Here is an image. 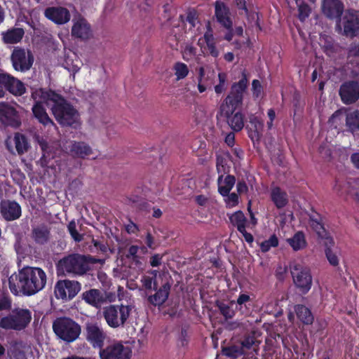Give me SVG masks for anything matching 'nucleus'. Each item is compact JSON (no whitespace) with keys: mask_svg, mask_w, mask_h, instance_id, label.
I'll return each mask as SVG.
<instances>
[{"mask_svg":"<svg viewBox=\"0 0 359 359\" xmlns=\"http://www.w3.org/2000/svg\"><path fill=\"white\" fill-rule=\"evenodd\" d=\"M294 311L297 318L304 325H311L314 320V316L311 311L303 304H297L294 306Z\"/></svg>","mask_w":359,"mask_h":359,"instance_id":"nucleus-31","label":"nucleus"},{"mask_svg":"<svg viewBox=\"0 0 359 359\" xmlns=\"http://www.w3.org/2000/svg\"><path fill=\"white\" fill-rule=\"evenodd\" d=\"M223 355L232 358H237L238 357L244 354V350L243 348L238 345H232L230 346L224 347L222 348Z\"/></svg>","mask_w":359,"mask_h":359,"instance_id":"nucleus-43","label":"nucleus"},{"mask_svg":"<svg viewBox=\"0 0 359 359\" xmlns=\"http://www.w3.org/2000/svg\"><path fill=\"white\" fill-rule=\"evenodd\" d=\"M236 304V309L239 311L242 314L248 316L250 314L253 306L252 299L248 294L241 293L237 298Z\"/></svg>","mask_w":359,"mask_h":359,"instance_id":"nucleus-27","label":"nucleus"},{"mask_svg":"<svg viewBox=\"0 0 359 359\" xmlns=\"http://www.w3.org/2000/svg\"><path fill=\"white\" fill-rule=\"evenodd\" d=\"M72 156L85 158L93 153L92 148L84 142L74 141L70 147Z\"/></svg>","mask_w":359,"mask_h":359,"instance_id":"nucleus-30","label":"nucleus"},{"mask_svg":"<svg viewBox=\"0 0 359 359\" xmlns=\"http://www.w3.org/2000/svg\"><path fill=\"white\" fill-rule=\"evenodd\" d=\"M46 283V274L39 267L25 266L8 278V287L15 296H32L41 290Z\"/></svg>","mask_w":359,"mask_h":359,"instance_id":"nucleus-1","label":"nucleus"},{"mask_svg":"<svg viewBox=\"0 0 359 359\" xmlns=\"http://www.w3.org/2000/svg\"><path fill=\"white\" fill-rule=\"evenodd\" d=\"M93 243L96 249L102 252H106L107 251V246L104 243L93 239Z\"/></svg>","mask_w":359,"mask_h":359,"instance_id":"nucleus-60","label":"nucleus"},{"mask_svg":"<svg viewBox=\"0 0 359 359\" xmlns=\"http://www.w3.org/2000/svg\"><path fill=\"white\" fill-rule=\"evenodd\" d=\"M225 199L226 206L228 208H231L238 204V196L236 193H229Z\"/></svg>","mask_w":359,"mask_h":359,"instance_id":"nucleus-51","label":"nucleus"},{"mask_svg":"<svg viewBox=\"0 0 359 359\" xmlns=\"http://www.w3.org/2000/svg\"><path fill=\"white\" fill-rule=\"evenodd\" d=\"M264 91L261 82L257 79H254L252 82V92L254 98L257 99L262 96Z\"/></svg>","mask_w":359,"mask_h":359,"instance_id":"nucleus-49","label":"nucleus"},{"mask_svg":"<svg viewBox=\"0 0 359 359\" xmlns=\"http://www.w3.org/2000/svg\"><path fill=\"white\" fill-rule=\"evenodd\" d=\"M346 126L351 133H359V110H355L346 115Z\"/></svg>","mask_w":359,"mask_h":359,"instance_id":"nucleus-38","label":"nucleus"},{"mask_svg":"<svg viewBox=\"0 0 359 359\" xmlns=\"http://www.w3.org/2000/svg\"><path fill=\"white\" fill-rule=\"evenodd\" d=\"M95 263L90 255L72 253L60 259L55 264L58 276H83L90 270V264Z\"/></svg>","mask_w":359,"mask_h":359,"instance_id":"nucleus-3","label":"nucleus"},{"mask_svg":"<svg viewBox=\"0 0 359 359\" xmlns=\"http://www.w3.org/2000/svg\"><path fill=\"white\" fill-rule=\"evenodd\" d=\"M279 241L278 237L273 234L268 240H265L259 245L260 250L262 252L265 253L270 250L271 248H276L278 245Z\"/></svg>","mask_w":359,"mask_h":359,"instance_id":"nucleus-46","label":"nucleus"},{"mask_svg":"<svg viewBox=\"0 0 359 359\" xmlns=\"http://www.w3.org/2000/svg\"><path fill=\"white\" fill-rule=\"evenodd\" d=\"M336 27L346 37L359 36V11L353 8L346 10L337 21Z\"/></svg>","mask_w":359,"mask_h":359,"instance_id":"nucleus-9","label":"nucleus"},{"mask_svg":"<svg viewBox=\"0 0 359 359\" xmlns=\"http://www.w3.org/2000/svg\"><path fill=\"white\" fill-rule=\"evenodd\" d=\"M81 283L68 279L58 280L54 287V293L57 299L71 300L81 290Z\"/></svg>","mask_w":359,"mask_h":359,"instance_id":"nucleus-14","label":"nucleus"},{"mask_svg":"<svg viewBox=\"0 0 359 359\" xmlns=\"http://www.w3.org/2000/svg\"><path fill=\"white\" fill-rule=\"evenodd\" d=\"M130 311V306L109 305L104 308L103 316L110 327L117 328L124 326Z\"/></svg>","mask_w":359,"mask_h":359,"instance_id":"nucleus-8","label":"nucleus"},{"mask_svg":"<svg viewBox=\"0 0 359 359\" xmlns=\"http://www.w3.org/2000/svg\"><path fill=\"white\" fill-rule=\"evenodd\" d=\"M237 191L239 194L246 193L248 191V187L245 181H238L236 185Z\"/></svg>","mask_w":359,"mask_h":359,"instance_id":"nucleus-61","label":"nucleus"},{"mask_svg":"<svg viewBox=\"0 0 359 359\" xmlns=\"http://www.w3.org/2000/svg\"><path fill=\"white\" fill-rule=\"evenodd\" d=\"M91 34L90 25L85 18L79 17L76 21L74 22L72 27V35L73 36L86 40L90 37Z\"/></svg>","mask_w":359,"mask_h":359,"instance_id":"nucleus-23","label":"nucleus"},{"mask_svg":"<svg viewBox=\"0 0 359 359\" xmlns=\"http://www.w3.org/2000/svg\"><path fill=\"white\" fill-rule=\"evenodd\" d=\"M15 149L19 155L27 152L29 148V144L27 137L20 133H17L14 137Z\"/></svg>","mask_w":359,"mask_h":359,"instance_id":"nucleus-40","label":"nucleus"},{"mask_svg":"<svg viewBox=\"0 0 359 359\" xmlns=\"http://www.w3.org/2000/svg\"><path fill=\"white\" fill-rule=\"evenodd\" d=\"M0 84L4 86L5 91L15 97L22 96L26 93L25 83L6 72L0 73Z\"/></svg>","mask_w":359,"mask_h":359,"instance_id":"nucleus-16","label":"nucleus"},{"mask_svg":"<svg viewBox=\"0 0 359 359\" xmlns=\"http://www.w3.org/2000/svg\"><path fill=\"white\" fill-rule=\"evenodd\" d=\"M83 299L93 306H98L103 301L101 292L97 289H90L82 294Z\"/></svg>","mask_w":359,"mask_h":359,"instance_id":"nucleus-32","label":"nucleus"},{"mask_svg":"<svg viewBox=\"0 0 359 359\" xmlns=\"http://www.w3.org/2000/svg\"><path fill=\"white\" fill-rule=\"evenodd\" d=\"M11 61L15 71L26 72L32 67L34 57L31 51L17 46L14 48L11 53Z\"/></svg>","mask_w":359,"mask_h":359,"instance_id":"nucleus-11","label":"nucleus"},{"mask_svg":"<svg viewBox=\"0 0 359 359\" xmlns=\"http://www.w3.org/2000/svg\"><path fill=\"white\" fill-rule=\"evenodd\" d=\"M50 102H52L50 111L56 121L61 126L76 128L80 123V114L72 103L62 95L50 90Z\"/></svg>","mask_w":359,"mask_h":359,"instance_id":"nucleus-2","label":"nucleus"},{"mask_svg":"<svg viewBox=\"0 0 359 359\" xmlns=\"http://www.w3.org/2000/svg\"><path fill=\"white\" fill-rule=\"evenodd\" d=\"M25 35V31L20 27L8 29L1 34L2 41L6 44H15L21 41Z\"/></svg>","mask_w":359,"mask_h":359,"instance_id":"nucleus-26","label":"nucleus"},{"mask_svg":"<svg viewBox=\"0 0 359 359\" xmlns=\"http://www.w3.org/2000/svg\"><path fill=\"white\" fill-rule=\"evenodd\" d=\"M271 199L278 209L285 208L288 203V196L285 191L279 187L271 189Z\"/></svg>","mask_w":359,"mask_h":359,"instance_id":"nucleus-29","label":"nucleus"},{"mask_svg":"<svg viewBox=\"0 0 359 359\" xmlns=\"http://www.w3.org/2000/svg\"><path fill=\"white\" fill-rule=\"evenodd\" d=\"M359 56V45L351 43L348 49V57H355Z\"/></svg>","mask_w":359,"mask_h":359,"instance_id":"nucleus-57","label":"nucleus"},{"mask_svg":"<svg viewBox=\"0 0 359 359\" xmlns=\"http://www.w3.org/2000/svg\"><path fill=\"white\" fill-rule=\"evenodd\" d=\"M264 127L263 121L257 116L251 114L248 116V121L245 125L249 138L253 142H259L262 135Z\"/></svg>","mask_w":359,"mask_h":359,"instance_id":"nucleus-21","label":"nucleus"},{"mask_svg":"<svg viewBox=\"0 0 359 359\" xmlns=\"http://www.w3.org/2000/svg\"><path fill=\"white\" fill-rule=\"evenodd\" d=\"M131 355V349L119 341H113L99 351L100 359H130Z\"/></svg>","mask_w":359,"mask_h":359,"instance_id":"nucleus-12","label":"nucleus"},{"mask_svg":"<svg viewBox=\"0 0 359 359\" xmlns=\"http://www.w3.org/2000/svg\"><path fill=\"white\" fill-rule=\"evenodd\" d=\"M67 229L74 241L79 242L82 240V236L76 230V224L74 221L72 220L69 223Z\"/></svg>","mask_w":359,"mask_h":359,"instance_id":"nucleus-50","label":"nucleus"},{"mask_svg":"<svg viewBox=\"0 0 359 359\" xmlns=\"http://www.w3.org/2000/svg\"><path fill=\"white\" fill-rule=\"evenodd\" d=\"M206 46L208 53L212 57L216 58L219 56V51L216 47L215 42L208 43Z\"/></svg>","mask_w":359,"mask_h":359,"instance_id":"nucleus-58","label":"nucleus"},{"mask_svg":"<svg viewBox=\"0 0 359 359\" xmlns=\"http://www.w3.org/2000/svg\"><path fill=\"white\" fill-rule=\"evenodd\" d=\"M233 304H235V301L233 300H231L229 304L220 300L215 302V306L217 307L219 313L226 320L232 319L236 314L235 310L233 308Z\"/></svg>","mask_w":359,"mask_h":359,"instance_id":"nucleus-35","label":"nucleus"},{"mask_svg":"<svg viewBox=\"0 0 359 359\" xmlns=\"http://www.w3.org/2000/svg\"><path fill=\"white\" fill-rule=\"evenodd\" d=\"M86 340L95 349L99 351L104 346L107 338V332L97 323L88 322L84 327Z\"/></svg>","mask_w":359,"mask_h":359,"instance_id":"nucleus-13","label":"nucleus"},{"mask_svg":"<svg viewBox=\"0 0 359 359\" xmlns=\"http://www.w3.org/2000/svg\"><path fill=\"white\" fill-rule=\"evenodd\" d=\"M55 335L66 343L76 341L81 334V325L69 317L57 318L53 323Z\"/></svg>","mask_w":359,"mask_h":359,"instance_id":"nucleus-6","label":"nucleus"},{"mask_svg":"<svg viewBox=\"0 0 359 359\" xmlns=\"http://www.w3.org/2000/svg\"><path fill=\"white\" fill-rule=\"evenodd\" d=\"M12 307V299L8 295H3L0 297V311H9Z\"/></svg>","mask_w":359,"mask_h":359,"instance_id":"nucleus-52","label":"nucleus"},{"mask_svg":"<svg viewBox=\"0 0 359 359\" xmlns=\"http://www.w3.org/2000/svg\"><path fill=\"white\" fill-rule=\"evenodd\" d=\"M287 241L294 251L303 250L307 246L305 234L302 231L296 232L294 236L288 238Z\"/></svg>","mask_w":359,"mask_h":359,"instance_id":"nucleus-33","label":"nucleus"},{"mask_svg":"<svg viewBox=\"0 0 359 359\" xmlns=\"http://www.w3.org/2000/svg\"><path fill=\"white\" fill-rule=\"evenodd\" d=\"M142 282L148 302L156 306L157 305V270L147 272L142 276Z\"/></svg>","mask_w":359,"mask_h":359,"instance_id":"nucleus-15","label":"nucleus"},{"mask_svg":"<svg viewBox=\"0 0 359 359\" xmlns=\"http://www.w3.org/2000/svg\"><path fill=\"white\" fill-rule=\"evenodd\" d=\"M309 224L318 222L323 219V217L320 214L312 210V212L309 215Z\"/></svg>","mask_w":359,"mask_h":359,"instance_id":"nucleus-63","label":"nucleus"},{"mask_svg":"<svg viewBox=\"0 0 359 359\" xmlns=\"http://www.w3.org/2000/svg\"><path fill=\"white\" fill-rule=\"evenodd\" d=\"M322 12L328 19L337 22L344 13V5L340 0H323Z\"/></svg>","mask_w":359,"mask_h":359,"instance_id":"nucleus-18","label":"nucleus"},{"mask_svg":"<svg viewBox=\"0 0 359 359\" xmlns=\"http://www.w3.org/2000/svg\"><path fill=\"white\" fill-rule=\"evenodd\" d=\"M224 176L219 175L217 178L218 192L222 196H228L236 183V177L227 175L223 180Z\"/></svg>","mask_w":359,"mask_h":359,"instance_id":"nucleus-28","label":"nucleus"},{"mask_svg":"<svg viewBox=\"0 0 359 359\" xmlns=\"http://www.w3.org/2000/svg\"><path fill=\"white\" fill-rule=\"evenodd\" d=\"M216 169L219 175L224 176L229 172V166L227 165L226 159L222 155L216 156Z\"/></svg>","mask_w":359,"mask_h":359,"instance_id":"nucleus-45","label":"nucleus"},{"mask_svg":"<svg viewBox=\"0 0 359 359\" xmlns=\"http://www.w3.org/2000/svg\"><path fill=\"white\" fill-rule=\"evenodd\" d=\"M359 180H354L353 182L348 181L347 182H344L341 184L339 180H336L334 189L336 191L339 195H349L351 196L355 201H359V189H355L353 184H358Z\"/></svg>","mask_w":359,"mask_h":359,"instance_id":"nucleus-24","label":"nucleus"},{"mask_svg":"<svg viewBox=\"0 0 359 359\" xmlns=\"http://www.w3.org/2000/svg\"><path fill=\"white\" fill-rule=\"evenodd\" d=\"M241 75V79L231 85L229 93L220 106V111L224 116L233 114L243 105L244 93L248 88L249 81L245 70L242 72Z\"/></svg>","mask_w":359,"mask_h":359,"instance_id":"nucleus-4","label":"nucleus"},{"mask_svg":"<svg viewBox=\"0 0 359 359\" xmlns=\"http://www.w3.org/2000/svg\"><path fill=\"white\" fill-rule=\"evenodd\" d=\"M31 320V311L28 309L18 307L0 319V328L6 330L21 331L29 325Z\"/></svg>","mask_w":359,"mask_h":359,"instance_id":"nucleus-7","label":"nucleus"},{"mask_svg":"<svg viewBox=\"0 0 359 359\" xmlns=\"http://www.w3.org/2000/svg\"><path fill=\"white\" fill-rule=\"evenodd\" d=\"M290 273L295 287L306 294L312 286V276L310 269L298 263L290 265Z\"/></svg>","mask_w":359,"mask_h":359,"instance_id":"nucleus-10","label":"nucleus"},{"mask_svg":"<svg viewBox=\"0 0 359 359\" xmlns=\"http://www.w3.org/2000/svg\"><path fill=\"white\" fill-rule=\"evenodd\" d=\"M255 338L254 336L247 335L241 341L240 346L242 347L243 350H244V351H245V350H248V349L251 348V347L255 344Z\"/></svg>","mask_w":359,"mask_h":359,"instance_id":"nucleus-54","label":"nucleus"},{"mask_svg":"<svg viewBox=\"0 0 359 359\" xmlns=\"http://www.w3.org/2000/svg\"><path fill=\"white\" fill-rule=\"evenodd\" d=\"M287 272L286 267L279 266L276 270V276L278 280H283Z\"/></svg>","mask_w":359,"mask_h":359,"instance_id":"nucleus-62","label":"nucleus"},{"mask_svg":"<svg viewBox=\"0 0 359 359\" xmlns=\"http://www.w3.org/2000/svg\"><path fill=\"white\" fill-rule=\"evenodd\" d=\"M229 220L239 232H242V230L244 231V228H246L247 218L241 210H238L232 214L229 217Z\"/></svg>","mask_w":359,"mask_h":359,"instance_id":"nucleus-39","label":"nucleus"},{"mask_svg":"<svg viewBox=\"0 0 359 359\" xmlns=\"http://www.w3.org/2000/svg\"><path fill=\"white\" fill-rule=\"evenodd\" d=\"M350 158L353 166L359 170V151L352 154Z\"/></svg>","mask_w":359,"mask_h":359,"instance_id":"nucleus-64","label":"nucleus"},{"mask_svg":"<svg viewBox=\"0 0 359 359\" xmlns=\"http://www.w3.org/2000/svg\"><path fill=\"white\" fill-rule=\"evenodd\" d=\"M339 95L346 104L355 102L359 98V84L357 81H349L344 83L339 89Z\"/></svg>","mask_w":359,"mask_h":359,"instance_id":"nucleus-17","label":"nucleus"},{"mask_svg":"<svg viewBox=\"0 0 359 359\" xmlns=\"http://www.w3.org/2000/svg\"><path fill=\"white\" fill-rule=\"evenodd\" d=\"M173 70L175 71L177 81L184 79L188 76L189 72L188 66L182 62H175L173 65Z\"/></svg>","mask_w":359,"mask_h":359,"instance_id":"nucleus-41","label":"nucleus"},{"mask_svg":"<svg viewBox=\"0 0 359 359\" xmlns=\"http://www.w3.org/2000/svg\"><path fill=\"white\" fill-rule=\"evenodd\" d=\"M0 213L6 221H14L22 215L21 206L15 201L4 200L0 203Z\"/></svg>","mask_w":359,"mask_h":359,"instance_id":"nucleus-19","label":"nucleus"},{"mask_svg":"<svg viewBox=\"0 0 359 359\" xmlns=\"http://www.w3.org/2000/svg\"><path fill=\"white\" fill-rule=\"evenodd\" d=\"M156 4V0H144V3L140 6V11H144L149 13Z\"/></svg>","mask_w":359,"mask_h":359,"instance_id":"nucleus-56","label":"nucleus"},{"mask_svg":"<svg viewBox=\"0 0 359 359\" xmlns=\"http://www.w3.org/2000/svg\"><path fill=\"white\" fill-rule=\"evenodd\" d=\"M170 287V284L167 283L163 284L161 287L158 288V307L168 299ZM160 308H158V310Z\"/></svg>","mask_w":359,"mask_h":359,"instance_id":"nucleus-48","label":"nucleus"},{"mask_svg":"<svg viewBox=\"0 0 359 359\" xmlns=\"http://www.w3.org/2000/svg\"><path fill=\"white\" fill-rule=\"evenodd\" d=\"M174 12L175 10L173 9L172 6L170 4H166L163 6V15L166 20H170L174 15Z\"/></svg>","mask_w":359,"mask_h":359,"instance_id":"nucleus-55","label":"nucleus"},{"mask_svg":"<svg viewBox=\"0 0 359 359\" xmlns=\"http://www.w3.org/2000/svg\"><path fill=\"white\" fill-rule=\"evenodd\" d=\"M325 254L330 264L332 266H337L339 263L338 256L333 252L332 248L334 245V241L332 238H328L327 241L325 242Z\"/></svg>","mask_w":359,"mask_h":359,"instance_id":"nucleus-37","label":"nucleus"},{"mask_svg":"<svg viewBox=\"0 0 359 359\" xmlns=\"http://www.w3.org/2000/svg\"><path fill=\"white\" fill-rule=\"evenodd\" d=\"M50 89L43 88H32L31 98L34 101L32 107L33 116L43 126H55L53 121L48 116L44 104L48 105L50 97Z\"/></svg>","mask_w":359,"mask_h":359,"instance_id":"nucleus-5","label":"nucleus"},{"mask_svg":"<svg viewBox=\"0 0 359 359\" xmlns=\"http://www.w3.org/2000/svg\"><path fill=\"white\" fill-rule=\"evenodd\" d=\"M215 15L217 21L226 29H231L233 26L230 18V11L225 4L221 1H216L215 3Z\"/></svg>","mask_w":359,"mask_h":359,"instance_id":"nucleus-22","label":"nucleus"},{"mask_svg":"<svg viewBox=\"0 0 359 359\" xmlns=\"http://www.w3.org/2000/svg\"><path fill=\"white\" fill-rule=\"evenodd\" d=\"M180 18L183 22H187L190 25L189 29L194 28L196 24L198 23V15L195 9H191L187 11L185 20H184V16L182 15L180 16Z\"/></svg>","mask_w":359,"mask_h":359,"instance_id":"nucleus-44","label":"nucleus"},{"mask_svg":"<svg viewBox=\"0 0 359 359\" xmlns=\"http://www.w3.org/2000/svg\"><path fill=\"white\" fill-rule=\"evenodd\" d=\"M31 237L36 244L43 245L50 238V228L46 224H40L32 229Z\"/></svg>","mask_w":359,"mask_h":359,"instance_id":"nucleus-25","label":"nucleus"},{"mask_svg":"<svg viewBox=\"0 0 359 359\" xmlns=\"http://www.w3.org/2000/svg\"><path fill=\"white\" fill-rule=\"evenodd\" d=\"M341 114L339 111H336L329 118L328 123L334 128L337 127L338 120L340 119Z\"/></svg>","mask_w":359,"mask_h":359,"instance_id":"nucleus-59","label":"nucleus"},{"mask_svg":"<svg viewBox=\"0 0 359 359\" xmlns=\"http://www.w3.org/2000/svg\"><path fill=\"white\" fill-rule=\"evenodd\" d=\"M310 226L320 238L325 239V241H327L328 238H332L328 236V232L324 226L323 219L311 223Z\"/></svg>","mask_w":359,"mask_h":359,"instance_id":"nucleus-42","label":"nucleus"},{"mask_svg":"<svg viewBox=\"0 0 359 359\" xmlns=\"http://www.w3.org/2000/svg\"><path fill=\"white\" fill-rule=\"evenodd\" d=\"M225 117L229 126L234 132H240L244 128V115L241 111L234 112Z\"/></svg>","mask_w":359,"mask_h":359,"instance_id":"nucleus-36","label":"nucleus"},{"mask_svg":"<svg viewBox=\"0 0 359 359\" xmlns=\"http://www.w3.org/2000/svg\"><path fill=\"white\" fill-rule=\"evenodd\" d=\"M311 12V7L305 2L298 4V18L301 22H304Z\"/></svg>","mask_w":359,"mask_h":359,"instance_id":"nucleus-47","label":"nucleus"},{"mask_svg":"<svg viewBox=\"0 0 359 359\" xmlns=\"http://www.w3.org/2000/svg\"><path fill=\"white\" fill-rule=\"evenodd\" d=\"M45 16L57 25H64L68 22L71 15L67 8L62 6H53L46 8Z\"/></svg>","mask_w":359,"mask_h":359,"instance_id":"nucleus-20","label":"nucleus"},{"mask_svg":"<svg viewBox=\"0 0 359 359\" xmlns=\"http://www.w3.org/2000/svg\"><path fill=\"white\" fill-rule=\"evenodd\" d=\"M7 355L11 359H27L25 352L22 349L21 342L18 340L9 342Z\"/></svg>","mask_w":359,"mask_h":359,"instance_id":"nucleus-34","label":"nucleus"},{"mask_svg":"<svg viewBox=\"0 0 359 359\" xmlns=\"http://www.w3.org/2000/svg\"><path fill=\"white\" fill-rule=\"evenodd\" d=\"M196 55V48L191 46L187 45L182 52L183 59L186 61H189L191 57Z\"/></svg>","mask_w":359,"mask_h":359,"instance_id":"nucleus-53","label":"nucleus"}]
</instances>
